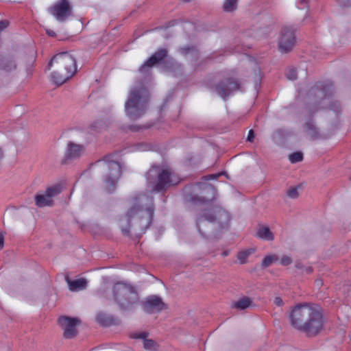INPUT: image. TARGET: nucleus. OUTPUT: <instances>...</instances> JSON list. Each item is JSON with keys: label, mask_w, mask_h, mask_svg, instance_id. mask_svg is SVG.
Segmentation results:
<instances>
[{"label": "nucleus", "mask_w": 351, "mask_h": 351, "mask_svg": "<svg viewBox=\"0 0 351 351\" xmlns=\"http://www.w3.org/2000/svg\"><path fill=\"white\" fill-rule=\"evenodd\" d=\"M289 322L293 328L315 337L324 328V317L320 307L314 304L304 303L295 306L289 313Z\"/></svg>", "instance_id": "obj_1"}, {"label": "nucleus", "mask_w": 351, "mask_h": 351, "mask_svg": "<svg viewBox=\"0 0 351 351\" xmlns=\"http://www.w3.org/2000/svg\"><path fill=\"white\" fill-rule=\"evenodd\" d=\"M55 66L51 73L52 81L61 85L70 79L77 71L76 61L68 52H62L55 55L49 63V69Z\"/></svg>", "instance_id": "obj_2"}, {"label": "nucleus", "mask_w": 351, "mask_h": 351, "mask_svg": "<svg viewBox=\"0 0 351 351\" xmlns=\"http://www.w3.org/2000/svg\"><path fill=\"white\" fill-rule=\"evenodd\" d=\"M149 99L148 91L144 87L132 90L125 104L126 115L131 120H136L142 117L146 111Z\"/></svg>", "instance_id": "obj_3"}, {"label": "nucleus", "mask_w": 351, "mask_h": 351, "mask_svg": "<svg viewBox=\"0 0 351 351\" xmlns=\"http://www.w3.org/2000/svg\"><path fill=\"white\" fill-rule=\"evenodd\" d=\"M112 291L115 302L123 311H132L140 302L136 289L130 285L116 283Z\"/></svg>", "instance_id": "obj_4"}, {"label": "nucleus", "mask_w": 351, "mask_h": 351, "mask_svg": "<svg viewBox=\"0 0 351 351\" xmlns=\"http://www.w3.org/2000/svg\"><path fill=\"white\" fill-rule=\"evenodd\" d=\"M155 173L158 175V180L154 186V190L158 192L169 186L176 185L180 182L178 176L167 166L153 167L147 173L149 182H152L151 177L154 176Z\"/></svg>", "instance_id": "obj_5"}, {"label": "nucleus", "mask_w": 351, "mask_h": 351, "mask_svg": "<svg viewBox=\"0 0 351 351\" xmlns=\"http://www.w3.org/2000/svg\"><path fill=\"white\" fill-rule=\"evenodd\" d=\"M153 210L151 208H143L138 206L134 205L125 215L128 221L134 219L135 224L138 226L141 230H147L152 223L153 217Z\"/></svg>", "instance_id": "obj_6"}, {"label": "nucleus", "mask_w": 351, "mask_h": 351, "mask_svg": "<svg viewBox=\"0 0 351 351\" xmlns=\"http://www.w3.org/2000/svg\"><path fill=\"white\" fill-rule=\"evenodd\" d=\"M57 322L63 330V337L65 339H73L77 335V327L81 324L79 318L62 315L58 318Z\"/></svg>", "instance_id": "obj_7"}, {"label": "nucleus", "mask_w": 351, "mask_h": 351, "mask_svg": "<svg viewBox=\"0 0 351 351\" xmlns=\"http://www.w3.org/2000/svg\"><path fill=\"white\" fill-rule=\"evenodd\" d=\"M295 44L294 31L292 28L285 27L281 32V36L278 41L279 50L281 52L290 51Z\"/></svg>", "instance_id": "obj_8"}, {"label": "nucleus", "mask_w": 351, "mask_h": 351, "mask_svg": "<svg viewBox=\"0 0 351 351\" xmlns=\"http://www.w3.org/2000/svg\"><path fill=\"white\" fill-rule=\"evenodd\" d=\"M50 12L58 21H64L71 14V9L67 0H60L51 8Z\"/></svg>", "instance_id": "obj_9"}, {"label": "nucleus", "mask_w": 351, "mask_h": 351, "mask_svg": "<svg viewBox=\"0 0 351 351\" xmlns=\"http://www.w3.org/2000/svg\"><path fill=\"white\" fill-rule=\"evenodd\" d=\"M143 308L146 313H153L167 308V305L163 302L161 298L156 295H151L143 302Z\"/></svg>", "instance_id": "obj_10"}, {"label": "nucleus", "mask_w": 351, "mask_h": 351, "mask_svg": "<svg viewBox=\"0 0 351 351\" xmlns=\"http://www.w3.org/2000/svg\"><path fill=\"white\" fill-rule=\"evenodd\" d=\"M240 84L232 78H227L216 86L215 90L217 94L225 99L232 92L239 90Z\"/></svg>", "instance_id": "obj_11"}, {"label": "nucleus", "mask_w": 351, "mask_h": 351, "mask_svg": "<svg viewBox=\"0 0 351 351\" xmlns=\"http://www.w3.org/2000/svg\"><path fill=\"white\" fill-rule=\"evenodd\" d=\"M167 56V51L165 49H158L155 52L139 69L141 72H144L146 67H152L163 60Z\"/></svg>", "instance_id": "obj_12"}, {"label": "nucleus", "mask_w": 351, "mask_h": 351, "mask_svg": "<svg viewBox=\"0 0 351 351\" xmlns=\"http://www.w3.org/2000/svg\"><path fill=\"white\" fill-rule=\"evenodd\" d=\"M125 153L136 152H161L160 147L156 144L141 143L134 144L125 149Z\"/></svg>", "instance_id": "obj_13"}, {"label": "nucleus", "mask_w": 351, "mask_h": 351, "mask_svg": "<svg viewBox=\"0 0 351 351\" xmlns=\"http://www.w3.org/2000/svg\"><path fill=\"white\" fill-rule=\"evenodd\" d=\"M16 68V64L13 56L7 55L0 56L1 71L5 73H9L15 70Z\"/></svg>", "instance_id": "obj_14"}, {"label": "nucleus", "mask_w": 351, "mask_h": 351, "mask_svg": "<svg viewBox=\"0 0 351 351\" xmlns=\"http://www.w3.org/2000/svg\"><path fill=\"white\" fill-rule=\"evenodd\" d=\"M147 334L144 332L134 333L132 335V337L134 339H143V347L145 349L151 351H156L158 347V343L152 339H147Z\"/></svg>", "instance_id": "obj_15"}, {"label": "nucleus", "mask_w": 351, "mask_h": 351, "mask_svg": "<svg viewBox=\"0 0 351 351\" xmlns=\"http://www.w3.org/2000/svg\"><path fill=\"white\" fill-rule=\"evenodd\" d=\"M66 281L68 284L69 290L71 291H78L83 290L87 286V281L84 278L71 280L68 277H66Z\"/></svg>", "instance_id": "obj_16"}, {"label": "nucleus", "mask_w": 351, "mask_h": 351, "mask_svg": "<svg viewBox=\"0 0 351 351\" xmlns=\"http://www.w3.org/2000/svg\"><path fill=\"white\" fill-rule=\"evenodd\" d=\"M108 167L110 170V176L112 182L117 181L121 175V170L119 164L115 161H110L108 163Z\"/></svg>", "instance_id": "obj_17"}, {"label": "nucleus", "mask_w": 351, "mask_h": 351, "mask_svg": "<svg viewBox=\"0 0 351 351\" xmlns=\"http://www.w3.org/2000/svg\"><path fill=\"white\" fill-rule=\"evenodd\" d=\"M252 299L249 297H242L232 304V308L238 310H245L252 304Z\"/></svg>", "instance_id": "obj_18"}, {"label": "nucleus", "mask_w": 351, "mask_h": 351, "mask_svg": "<svg viewBox=\"0 0 351 351\" xmlns=\"http://www.w3.org/2000/svg\"><path fill=\"white\" fill-rule=\"evenodd\" d=\"M35 203L38 207H45L51 206L53 199H51L45 193L41 195H35Z\"/></svg>", "instance_id": "obj_19"}, {"label": "nucleus", "mask_w": 351, "mask_h": 351, "mask_svg": "<svg viewBox=\"0 0 351 351\" xmlns=\"http://www.w3.org/2000/svg\"><path fill=\"white\" fill-rule=\"evenodd\" d=\"M316 86L320 89L321 95L323 96L322 99H328V97H330L332 93V84L330 82L319 83Z\"/></svg>", "instance_id": "obj_20"}, {"label": "nucleus", "mask_w": 351, "mask_h": 351, "mask_svg": "<svg viewBox=\"0 0 351 351\" xmlns=\"http://www.w3.org/2000/svg\"><path fill=\"white\" fill-rule=\"evenodd\" d=\"M257 236L261 239L268 241L274 239L273 234L267 227H261L257 232Z\"/></svg>", "instance_id": "obj_21"}, {"label": "nucleus", "mask_w": 351, "mask_h": 351, "mask_svg": "<svg viewBox=\"0 0 351 351\" xmlns=\"http://www.w3.org/2000/svg\"><path fill=\"white\" fill-rule=\"evenodd\" d=\"M84 151V147L82 145L73 142H69L67 145V154H79Z\"/></svg>", "instance_id": "obj_22"}, {"label": "nucleus", "mask_w": 351, "mask_h": 351, "mask_svg": "<svg viewBox=\"0 0 351 351\" xmlns=\"http://www.w3.org/2000/svg\"><path fill=\"white\" fill-rule=\"evenodd\" d=\"M305 129L306 132L311 138H315L318 134L317 128L312 122H308L305 124Z\"/></svg>", "instance_id": "obj_23"}, {"label": "nucleus", "mask_w": 351, "mask_h": 351, "mask_svg": "<svg viewBox=\"0 0 351 351\" xmlns=\"http://www.w3.org/2000/svg\"><path fill=\"white\" fill-rule=\"evenodd\" d=\"M278 260L276 255H268L265 256L262 261V266L263 267H267L271 265L274 263H276Z\"/></svg>", "instance_id": "obj_24"}, {"label": "nucleus", "mask_w": 351, "mask_h": 351, "mask_svg": "<svg viewBox=\"0 0 351 351\" xmlns=\"http://www.w3.org/2000/svg\"><path fill=\"white\" fill-rule=\"evenodd\" d=\"M237 0H225L223 10L226 12H232L237 9Z\"/></svg>", "instance_id": "obj_25"}, {"label": "nucleus", "mask_w": 351, "mask_h": 351, "mask_svg": "<svg viewBox=\"0 0 351 351\" xmlns=\"http://www.w3.org/2000/svg\"><path fill=\"white\" fill-rule=\"evenodd\" d=\"M62 191V189L60 186H55L48 188L45 191V193L52 199V198L58 194H60Z\"/></svg>", "instance_id": "obj_26"}, {"label": "nucleus", "mask_w": 351, "mask_h": 351, "mask_svg": "<svg viewBox=\"0 0 351 351\" xmlns=\"http://www.w3.org/2000/svg\"><path fill=\"white\" fill-rule=\"evenodd\" d=\"M251 254L252 251L250 250L240 252L237 255V258L239 261L240 263H245L246 262L247 258Z\"/></svg>", "instance_id": "obj_27"}, {"label": "nucleus", "mask_w": 351, "mask_h": 351, "mask_svg": "<svg viewBox=\"0 0 351 351\" xmlns=\"http://www.w3.org/2000/svg\"><path fill=\"white\" fill-rule=\"evenodd\" d=\"M287 195L289 197L295 199L299 196L298 188L292 187L287 190Z\"/></svg>", "instance_id": "obj_28"}, {"label": "nucleus", "mask_w": 351, "mask_h": 351, "mask_svg": "<svg viewBox=\"0 0 351 351\" xmlns=\"http://www.w3.org/2000/svg\"><path fill=\"white\" fill-rule=\"evenodd\" d=\"M287 79L290 80H295L297 79V71L295 69H289L286 73Z\"/></svg>", "instance_id": "obj_29"}, {"label": "nucleus", "mask_w": 351, "mask_h": 351, "mask_svg": "<svg viewBox=\"0 0 351 351\" xmlns=\"http://www.w3.org/2000/svg\"><path fill=\"white\" fill-rule=\"evenodd\" d=\"M203 217L205 219V220L208 221H213L215 219L214 212L213 210L204 211Z\"/></svg>", "instance_id": "obj_30"}, {"label": "nucleus", "mask_w": 351, "mask_h": 351, "mask_svg": "<svg viewBox=\"0 0 351 351\" xmlns=\"http://www.w3.org/2000/svg\"><path fill=\"white\" fill-rule=\"evenodd\" d=\"M303 160V155H289V160L294 164L301 162Z\"/></svg>", "instance_id": "obj_31"}, {"label": "nucleus", "mask_w": 351, "mask_h": 351, "mask_svg": "<svg viewBox=\"0 0 351 351\" xmlns=\"http://www.w3.org/2000/svg\"><path fill=\"white\" fill-rule=\"evenodd\" d=\"M337 3L342 8L350 7L351 0H336Z\"/></svg>", "instance_id": "obj_32"}, {"label": "nucleus", "mask_w": 351, "mask_h": 351, "mask_svg": "<svg viewBox=\"0 0 351 351\" xmlns=\"http://www.w3.org/2000/svg\"><path fill=\"white\" fill-rule=\"evenodd\" d=\"M291 263H292L291 258L287 256H284L280 259V264L284 266L289 265Z\"/></svg>", "instance_id": "obj_33"}, {"label": "nucleus", "mask_w": 351, "mask_h": 351, "mask_svg": "<svg viewBox=\"0 0 351 351\" xmlns=\"http://www.w3.org/2000/svg\"><path fill=\"white\" fill-rule=\"evenodd\" d=\"M329 108L331 110L335 111V112H338L340 108V106H339V104L337 102H336V101L335 102H331V104H330Z\"/></svg>", "instance_id": "obj_34"}, {"label": "nucleus", "mask_w": 351, "mask_h": 351, "mask_svg": "<svg viewBox=\"0 0 351 351\" xmlns=\"http://www.w3.org/2000/svg\"><path fill=\"white\" fill-rule=\"evenodd\" d=\"M296 4L299 9H302V8H305V6L307 5V1L306 0H297Z\"/></svg>", "instance_id": "obj_35"}, {"label": "nucleus", "mask_w": 351, "mask_h": 351, "mask_svg": "<svg viewBox=\"0 0 351 351\" xmlns=\"http://www.w3.org/2000/svg\"><path fill=\"white\" fill-rule=\"evenodd\" d=\"M254 132L253 130H250L247 136V141L249 142H253L254 139Z\"/></svg>", "instance_id": "obj_36"}, {"label": "nucleus", "mask_w": 351, "mask_h": 351, "mask_svg": "<svg viewBox=\"0 0 351 351\" xmlns=\"http://www.w3.org/2000/svg\"><path fill=\"white\" fill-rule=\"evenodd\" d=\"M97 321H98L100 324H103V325H106V324H107V322H106V319H105V318H104V315H102V314H99V315H97Z\"/></svg>", "instance_id": "obj_37"}, {"label": "nucleus", "mask_w": 351, "mask_h": 351, "mask_svg": "<svg viewBox=\"0 0 351 351\" xmlns=\"http://www.w3.org/2000/svg\"><path fill=\"white\" fill-rule=\"evenodd\" d=\"M274 304L278 306H282L284 304L282 300L280 297H276L274 301Z\"/></svg>", "instance_id": "obj_38"}, {"label": "nucleus", "mask_w": 351, "mask_h": 351, "mask_svg": "<svg viewBox=\"0 0 351 351\" xmlns=\"http://www.w3.org/2000/svg\"><path fill=\"white\" fill-rule=\"evenodd\" d=\"M219 176H220L219 174H210V175L204 176V179H205V180L217 179Z\"/></svg>", "instance_id": "obj_39"}, {"label": "nucleus", "mask_w": 351, "mask_h": 351, "mask_svg": "<svg viewBox=\"0 0 351 351\" xmlns=\"http://www.w3.org/2000/svg\"><path fill=\"white\" fill-rule=\"evenodd\" d=\"M313 271V269L311 267H304L303 271L301 272L302 274L306 273V274H311Z\"/></svg>", "instance_id": "obj_40"}, {"label": "nucleus", "mask_w": 351, "mask_h": 351, "mask_svg": "<svg viewBox=\"0 0 351 351\" xmlns=\"http://www.w3.org/2000/svg\"><path fill=\"white\" fill-rule=\"evenodd\" d=\"M4 244V236L0 233V249H2Z\"/></svg>", "instance_id": "obj_41"}, {"label": "nucleus", "mask_w": 351, "mask_h": 351, "mask_svg": "<svg viewBox=\"0 0 351 351\" xmlns=\"http://www.w3.org/2000/svg\"><path fill=\"white\" fill-rule=\"evenodd\" d=\"M46 33H47L49 36H52V37L56 36V33H55V32H54V31H53V30H51V29H47V30H46Z\"/></svg>", "instance_id": "obj_42"}, {"label": "nucleus", "mask_w": 351, "mask_h": 351, "mask_svg": "<svg viewBox=\"0 0 351 351\" xmlns=\"http://www.w3.org/2000/svg\"><path fill=\"white\" fill-rule=\"evenodd\" d=\"M295 267L298 269H301L303 271L304 269V266L302 265V264L301 263H297L295 265Z\"/></svg>", "instance_id": "obj_43"}, {"label": "nucleus", "mask_w": 351, "mask_h": 351, "mask_svg": "<svg viewBox=\"0 0 351 351\" xmlns=\"http://www.w3.org/2000/svg\"><path fill=\"white\" fill-rule=\"evenodd\" d=\"M203 222V219L202 218H199L197 221V227L199 228V230H200V224Z\"/></svg>", "instance_id": "obj_44"}, {"label": "nucleus", "mask_w": 351, "mask_h": 351, "mask_svg": "<svg viewBox=\"0 0 351 351\" xmlns=\"http://www.w3.org/2000/svg\"><path fill=\"white\" fill-rule=\"evenodd\" d=\"M77 155H68V159H72L75 157Z\"/></svg>", "instance_id": "obj_45"}, {"label": "nucleus", "mask_w": 351, "mask_h": 351, "mask_svg": "<svg viewBox=\"0 0 351 351\" xmlns=\"http://www.w3.org/2000/svg\"><path fill=\"white\" fill-rule=\"evenodd\" d=\"M3 160V155H0V165H1Z\"/></svg>", "instance_id": "obj_46"}, {"label": "nucleus", "mask_w": 351, "mask_h": 351, "mask_svg": "<svg viewBox=\"0 0 351 351\" xmlns=\"http://www.w3.org/2000/svg\"><path fill=\"white\" fill-rule=\"evenodd\" d=\"M174 23H175L174 21L169 22V24L171 26L173 25Z\"/></svg>", "instance_id": "obj_47"}, {"label": "nucleus", "mask_w": 351, "mask_h": 351, "mask_svg": "<svg viewBox=\"0 0 351 351\" xmlns=\"http://www.w3.org/2000/svg\"><path fill=\"white\" fill-rule=\"evenodd\" d=\"M183 50L186 51L188 53L189 51V48H184Z\"/></svg>", "instance_id": "obj_48"}, {"label": "nucleus", "mask_w": 351, "mask_h": 351, "mask_svg": "<svg viewBox=\"0 0 351 351\" xmlns=\"http://www.w3.org/2000/svg\"><path fill=\"white\" fill-rule=\"evenodd\" d=\"M293 154H302L301 152H293Z\"/></svg>", "instance_id": "obj_49"}, {"label": "nucleus", "mask_w": 351, "mask_h": 351, "mask_svg": "<svg viewBox=\"0 0 351 351\" xmlns=\"http://www.w3.org/2000/svg\"><path fill=\"white\" fill-rule=\"evenodd\" d=\"M123 232H126V233H128L129 231L128 230H123Z\"/></svg>", "instance_id": "obj_50"}, {"label": "nucleus", "mask_w": 351, "mask_h": 351, "mask_svg": "<svg viewBox=\"0 0 351 351\" xmlns=\"http://www.w3.org/2000/svg\"><path fill=\"white\" fill-rule=\"evenodd\" d=\"M184 2H189L191 1V0H182Z\"/></svg>", "instance_id": "obj_51"}, {"label": "nucleus", "mask_w": 351, "mask_h": 351, "mask_svg": "<svg viewBox=\"0 0 351 351\" xmlns=\"http://www.w3.org/2000/svg\"><path fill=\"white\" fill-rule=\"evenodd\" d=\"M210 189H211V190H212L213 192L215 191L214 188H213L212 186H210Z\"/></svg>", "instance_id": "obj_52"}, {"label": "nucleus", "mask_w": 351, "mask_h": 351, "mask_svg": "<svg viewBox=\"0 0 351 351\" xmlns=\"http://www.w3.org/2000/svg\"><path fill=\"white\" fill-rule=\"evenodd\" d=\"M1 152V149H0V153Z\"/></svg>", "instance_id": "obj_53"}]
</instances>
